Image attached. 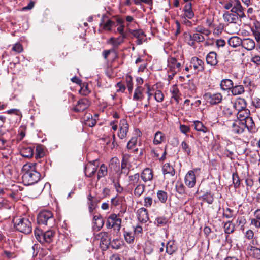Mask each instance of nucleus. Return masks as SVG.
Segmentation results:
<instances>
[{
	"mask_svg": "<svg viewBox=\"0 0 260 260\" xmlns=\"http://www.w3.org/2000/svg\"><path fill=\"white\" fill-rule=\"evenodd\" d=\"M39 164L27 163L22 167V181L25 185H30L38 182L41 174L38 170Z\"/></svg>",
	"mask_w": 260,
	"mask_h": 260,
	"instance_id": "obj_1",
	"label": "nucleus"
},
{
	"mask_svg": "<svg viewBox=\"0 0 260 260\" xmlns=\"http://www.w3.org/2000/svg\"><path fill=\"white\" fill-rule=\"evenodd\" d=\"M14 226L16 230L25 235L32 232V226L31 222L29 218L24 217H19L13 220Z\"/></svg>",
	"mask_w": 260,
	"mask_h": 260,
	"instance_id": "obj_2",
	"label": "nucleus"
},
{
	"mask_svg": "<svg viewBox=\"0 0 260 260\" xmlns=\"http://www.w3.org/2000/svg\"><path fill=\"white\" fill-rule=\"evenodd\" d=\"M34 234L36 239L41 244L51 243L54 238L55 232L50 230L43 232L42 230L36 228L34 230Z\"/></svg>",
	"mask_w": 260,
	"mask_h": 260,
	"instance_id": "obj_3",
	"label": "nucleus"
},
{
	"mask_svg": "<svg viewBox=\"0 0 260 260\" xmlns=\"http://www.w3.org/2000/svg\"><path fill=\"white\" fill-rule=\"evenodd\" d=\"M54 221L53 213L49 210H43L39 212L37 216V223L39 224L51 226Z\"/></svg>",
	"mask_w": 260,
	"mask_h": 260,
	"instance_id": "obj_4",
	"label": "nucleus"
},
{
	"mask_svg": "<svg viewBox=\"0 0 260 260\" xmlns=\"http://www.w3.org/2000/svg\"><path fill=\"white\" fill-rule=\"evenodd\" d=\"M224 122H226L225 125L231 127L232 131L236 134H242L246 127V124H243V122L239 120H236L235 119L226 120V121Z\"/></svg>",
	"mask_w": 260,
	"mask_h": 260,
	"instance_id": "obj_5",
	"label": "nucleus"
},
{
	"mask_svg": "<svg viewBox=\"0 0 260 260\" xmlns=\"http://www.w3.org/2000/svg\"><path fill=\"white\" fill-rule=\"evenodd\" d=\"M121 219L118 217L116 214H111L107 219L106 226L107 229L113 228L114 230L119 231L121 228Z\"/></svg>",
	"mask_w": 260,
	"mask_h": 260,
	"instance_id": "obj_6",
	"label": "nucleus"
},
{
	"mask_svg": "<svg viewBox=\"0 0 260 260\" xmlns=\"http://www.w3.org/2000/svg\"><path fill=\"white\" fill-rule=\"evenodd\" d=\"M74 106L72 108L75 112H81L87 108L90 105V102L88 99H79L78 101H74Z\"/></svg>",
	"mask_w": 260,
	"mask_h": 260,
	"instance_id": "obj_7",
	"label": "nucleus"
},
{
	"mask_svg": "<svg viewBox=\"0 0 260 260\" xmlns=\"http://www.w3.org/2000/svg\"><path fill=\"white\" fill-rule=\"evenodd\" d=\"M96 239L100 240V245H104L106 248H108L110 244V238L109 234L106 232L99 233L95 237Z\"/></svg>",
	"mask_w": 260,
	"mask_h": 260,
	"instance_id": "obj_8",
	"label": "nucleus"
},
{
	"mask_svg": "<svg viewBox=\"0 0 260 260\" xmlns=\"http://www.w3.org/2000/svg\"><path fill=\"white\" fill-rule=\"evenodd\" d=\"M119 127L120 129L118 136L120 139H123L127 136L128 131V124L125 119H122L120 121Z\"/></svg>",
	"mask_w": 260,
	"mask_h": 260,
	"instance_id": "obj_9",
	"label": "nucleus"
},
{
	"mask_svg": "<svg viewBox=\"0 0 260 260\" xmlns=\"http://www.w3.org/2000/svg\"><path fill=\"white\" fill-rule=\"evenodd\" d=\"M128 31L129 34L132 35V36L137 38V40L136 41V43L137 45H141L142 44L144 40L143 38H142L143 36H145L144 35V32L142 29H136L133 30L129 28H128Z\"/></svg>",
	"mask_w": 260,
	"mask_h": 260,
	"instance_id": "obj_10",
	"label": "nucleus"
},
{
	"mask_svg": "<svg viewBox=\"0 0 260 260\" xmlns=\"http://www.w3.org/2000/svg\"><path fill=\"white\" fill-rule=\"evenodd\" d=\"M185 184L189 188L194 186L196 184V177L194 172L192 171H189L185 177Z\"/></svg>",
	"mask_w": 260,
	"mask_h": 260,
	"instance_id": "obj_11",
	"label": "nucleus"
},
{
	"mask_svg": "<svg viewBox=\"0 0 260 260\" xmlns=\"http://www.w3.org/2000/svg\"><path fill=\"white\" fill-rule=\"evenodd\" d=\"M204 61L197 57H193L191 59L190 67L193 66L194 70L198 71L204 70Z\"/></svg>",
	"mask_w": 260,
	"mask_h": 260,
	"instance_id": "obj_12",
	"label": "nucleus"
},
{
	"mask_svg": "<svg viewBox=\"0 0 260 260\" xmlns=\"http://www.w3.org/2000/svg\"><path fill=\"white\" fill-rule=\"evenodd\" d=\"M231 106L237 111L246 109L247 103L245 99H236V101L233 103L231 102Z\"/></svg>",
	"mask_w": 260,
	"mask_h": 260,
	"instance_id": "obj_13",
	"label": "nucleus"
},
{
	"mask_svg": "<svg viewBox=\"0 0 260 260\" xmlns=\"http://www.w3.org/2000/svg\"><path fill=\"white\" fill-rule=\"evenodd\" d=\"M247 251L250 256L257 259H260V249L259 248L249 244L247 247Z\"/></svg>",
	"mask_w": 260,
	"mask_h": 260,
	"instance_id": "obj_14",
	"label": "nucleus"
},
{
	"mask_svg": "<svg viewBox=\"0 0 260 260\" xmlns=\"http://www.w3.org/2000/svg\"><path fill=\"white\" fill-rule=\"evenodd\" d=\"M138 219L143 223H146L148 220V210L146 208H141L138 210Z\"/></svg>",
	"mask_w": 260,
	"mask_h": 260,
	"instance_id": "obj_15",
	"label": "nucleus"
},
{
	"mask_svg": "<svg viewBox=\"0 0 260 260\" xmlns=\"http://www.w3.org/2000/svg\"><path fill=\"white\" fill-rule=\"evenodd\" d=\"M127 38V37H125L124 35L120 36L117 38L111 37L108 40V43L112 45L114 48H117L123 43L124 39Z\"/></svg>",
	"mask_w": 260,
	"mask_h": 260,
	"instance_id": "obj_16",
	"label": "nucleus"
},
{
	"mask_svg": "<svg viewBox=\"0 0 260 260\" xmlns=\"http://www.w3.org/2000/svg\"><path fill=\"white\" fill-rule=\"evenodd\" d=\"M153 177V171L148 168H145L141 174V177L145 182L152 180Z\"/></svg>",
	"mask_w": 260,
	"mask_h": 260,
	"instance_id": "obj_17",
	"label": "nucleus"
},
{
	"mask_svg": "<svg viewBox=\"0 0 260 260\" xmlns=\"http://www.w3.org/2000/svg\"><path fill=\"white\" fill-rule=\"evenodd\" d=\"M87 199L88 201L87 204L89 211L91 213L95 209L97 204L99 202V200L95 197L92 196L90 194L88 196Z\"/></svg>",
	"mask_w": 260,
	"mask_h": 260,
	"instance_id": "obj_18",
	"label": "nucleus"
},
{
	"mask_svg": "<svg viewBox=\"0 0 260 260\" xmlns=\"http://www.w3.org/2000/svg\"><path fill=\"white\" fill-rule=\"evenodd\" d=\"M241 46L247 50H253L255 46V43L253 40L246 38L242 40Z\"/></svg>",
	"mask_w": 260,
	"mask_h": 260,
	"instance_id": "obj_19",
	"label": "nucleus"
},
{
	"mask_svg": "<svg viewBox=\"0 0 260 260\" xmlns=\"http://www.w3.org/2000/svg\"><path fill=\"white\" fill-rule=\"evenodd\" d=\"M217 54L215 52H209L206 56V62L207 64L211 66H215L217 64L218 61L216 58Z\"/></svg>",
	"mask_w": 260,
	"mask_h": 260,
	"instance_id": "obj_20",
	"label": "nucleus"
},
{
	"mask_svg": "<svg viewBox=\"0 0 260 260\" xmlns=\"http://www.w3.org/2000/svg\"><path fill=\"white\" fill-rule=\"evenodd\" d=\"M228 44L230 46L236 48L241 45L242 40L238 36H233L229 39Z\"/></svg>",
	"mask_w": 260,
	"mask_h": 260,
	"instance_id": "obj_21",
	"label": "nucleus"
},
{
	"mask_svg": "<svg viewBox=\"0 0 260 260\" xmlns=\"http://www.w3.org/2000/svg\"><path fill=\"white\" fill-rule=\"evenodd\" d=\"M183 11H184V18L187 17L190 19L193 17L194 15L192 10V5L191 3H188L185 5Z\"/></svg>",
	"mask_w": 260,
	"mask_h": 260,
	"instance_id": "obj_22",
	"label": "nucleus"
},
{
	"mask_svg": "<svg viewBox=\"0 0 260 260\" xmlns=\"http://www.w3.org/2000/svg\"><path fill=\"white\" fill-rule=\"evenodd\" d=\"M223 19L225 22L229 23H236L238 20V17L236 14L230 13L226 12L223 15Z\"/></svg>",
	"mask_w": 260,
	"mask_h": 260,
	"instance_id": "obj_23",
	"label": "nucleus"
},
{
	"mask_svg": "<svg viewBox=\"0 0 260 260\" xmlns=\"http://www.w3.org/2000/svg\"><path fill=\"white\" fill-rule=\"evenodd\" d=\"M93 228L96 231H99L104 225V221L101 216H94L93 217Z\"/></svg>",
	"mask_w": 260,
	"mask_h": 260,
	"instance_id": "obj_24",
	"label": "nucleus"
},
{
	"mask_svg": "<svg viewBox=\"0 0 260 260\" xmlns=\"http://www.w3.org/2000/svg\"><path fill=\"white\" fill-rule=\"evenodd\" d=\"M238 111L237 114V119L236 120H239L241 122H243L249 116V111L247 109L240 110Z\"/></svg>",
	"mask_w": 260,
	"mask_h": 260,
	"instance_id": "obj_25",
	"label": "nucleus"
},
{
	"mask_svg": "<svg viewBox=\"0 0 260 260\" xmlns=\"http://www.w3.org/2000/svg\"><path fill=\"white\" fill-rule=\"evenodd\" d=\"M97 166H92L91 165H87L84 169L85 175L87 177H91L95 174L97 171Z\"/></svg>",
	"mask_w": 260,
	"mask_h": 260,
	"instance_id": "obj_26",
	"label": "nucleus"
},
{
	"mask_svg": "<svg viewBox=\"0 0 260 260\" xmlns=\"http://www.w3.org/2000/svg\"><path fill=\"white\" fill-rule=\"evenodd\" d=\"M162 173L165 175L169 174L171 176H174L175 175V170L169 163H166L162 166Z\"/></svg>",
	"mask_w": 260,
	"mask_h": 260,
	"instance_id": "obj_27",
	"label": "nucleus"
},
{
	"mask_svg": "<svg viewBox=\"0 0 260 260\" xmlns=\"http://www.w3.org/2000/svg\"><path fill=\"white\" fill-rule=\"evenodd\" d=\"M233 86V82L230 79H223L221 81L220 87L223 90H231Z\"/></svg>",
	"mask_w": 260,
	"mask_h": 260,
	"instance_id": "obj_28",
	"label": "nucleus"
},
{
	"mask_svg": "<svg viewBox=\"0 0 260 260\" xmlns=\"http://www.w3.org/2000/svg\"><path fill=\"white\" fill-rule=\"evenodd\" d=\"M129 184L133 186H137L140 183V175L136 173L134 175H130L128 177Z\"/></svg>",
	"mask_w": 260,
	"mask_h": 260,
	"instance_id": "obj_29",
	"label": "nucleus"
},
{
	"mask_svg": "<svg viewBox=\"0 0 260 260\" xmlns=\"http://www.w3.org/2000/svg\"><path fill=\"white\" fill-rule=\"evenodd\" d=\"M145 189V185L139 183L138 185L136 186L134 190V194L137 197H139L143 193Z\"/></svg>",
	"mask_w": 260,
	"mask_h": 260,
	"instance_id": "obj_30",
	"label": "nucleus"
},
{
	"mask_svg": "<svg viewBox=\"0 0 260 260\" xmlns=\"http://www.w3.org/2000/svg\"><path fill=\"white\" fill-rule=\"evenodd\" d=\"M21 154L24 157L30 158L32 157L34 154V150L31 147H28L23 148L21 150Z\"/></svg>",
	"mask_w": 260,
	"mask_h": 260,
	"instance_id": "obj_31",
	"label": "nucleus"
},
{
	"mask_svg": "<svg viewBox=\"0 0 260 260\" xmlns=\"http://www.w3.org/2000/svg\"><path fill=\"white\" fill-rule=\"evenodd\" d=\"M105 17V16H103L100 25L102 26L104 29L110 30H111V28L114 25L115 23L110 20H108L107 22H104Z\"/></svg>",
	"mask_w": 260,
	"mask_h": 260,
	"instance_id": "obj_32",
	"label": "nucleus"
},
{
	"mask_svg": "<svg viewBox=\"0 0 260 260\" xmlns=\"http://www.w3.org/2000/svg\"><path fill=\"white\" fill-rule=\"evenodd\" d=\"M108 170L107 166L103 164L101 165L99 170L97 178L100 180L101 178L106 176L107 175Z\"/></svg>",
	"mask_w": 260,
	"mask_h": 260,
	"instance_id": "obj_33",
	"label": "nucleus"
},
{
	"mask_svg": "<svg viewBox=\"0 0 260 260\" xmlns=\"http://www.w3.org/2000/svg\"><path fill=\"white\" fill-rule=\"evenodd\" d=\"M165 139V135L160 131H157L154 136L153 143L155 145L160 144Z\"/></svg>",
	"mask_w": 260,
	"mask_h": 260,
	"instance_id": "obj_34",
	"label": "nucleus"
},
{
	"mask_svg": "<svg viewBox=\"0 0 260 260\" xmlns=\"http://www.w3.org/2000/svg\"><path fill=\"white\" fill-rule=\"evenodd\" d=\"M200 198L209 204H212L214 201L213 194H211L210 191L206 192L200 197Z\"/></svg>",
	"mask_w": 260,
	"mask_h": 260,
	"instance_id": "obj_35",
	"label": "nucleus"
},
{
	"mask_svg": "<svg viewBox=\"0 0 260 260\" xmlns=\"http://www.w3.org/2000/svg\"><path fill=\"white\" fill-rule=\"evenodd\" d=\"M244 92V87L242 85H237L233 87L231 89V92L233 95H237L242 94Z\"/></svg>",
	"mask_w": 260,
	"mask_h": 260,
	"instance_id": "obj_36",
	"label": "nucleus"
},
{
	"mask_svg": "<svg viewBox=\"0 0 260 260\" xmlns=\"http://www.w3.org/2000/svg\"><path fill=\"white\" fill-rule=\"evenodd\" d=\"M181 147L183 150V151L186 153L187 156H191V148L189 144L186 141L182 142L181 144Z\"/></svg>",
	"mask_w": 260,
	"mask_h": 260,
	"instance_id": "obj_37",
	"label": "nucleus"
},
{
	"mask_svg": "<svg viewBox=\"0 0 260 260\" xmlns=\"http://www.w3.org/2000/svg\"><path fill=\"white\" fill-rule=\"evenodd\" d=\"M45 151L42 146L38 145L36 149V159L41 158L44 156Z\"/></svg>",
	"mask_w": 260,
	"mask_h": 260,
	"instance_id": "obj_38",
	"label": "nucleus"
},
{
	"mask_svg": "<svg viewBox=\"0 0 260 260\" xmlns=\"http://www.w3.org/2000/svg\"><path fill=\"white\" fill-rule=\"evenodd\" d=\"M168 222V219L164 217H157L155 221L154 224L157 226H164L167 224Z\"/></svg>",
	"mask_w": 260,
	"mask_h": 260,
	"instance_id": "obj_39",
	"label": "nucleus"
},
{
	"mask_svg": "<svg viewBox=\"0 0 260 260\" xmlns=\"http://www.w3.org/2000/svg\"><path fill=\"white\" fill-rule=\"evenodd\" d=\"M235 226L232 224V222L229 221L224 224V232L226 234L232 233L234 231Z\"/></svg>",
	"mask_w": 260,
	"mask_h": 260,
	"instance_id": "obj_40",
	"label": "nucleus"
},
{
	"mask_svg": "<svg viewBox=\"0 0 260 260\" xmlns=\"http://www.w3.org/2000/svg\"><path fill=\"white\" fill-rule=\"evenodd\" d=\"M124 236L126 242L129 244L133 243L135 237L132 232L125 231Z\"/></svg>",
	"mask_w": 260,
	"mask_h": 260,
	"instance_id": "obj_41",
	"label": "nucleus"
},
{
	"mask_svg": "<svg viewBox=\"0 0 260 260\" xmlns=\"http://www.w3.org/2000/svg\"><path fill=\"white\" fill-rule=\"evenodd\" d=\"M232 179L234 187L236 189L239 187L240 185V179L237 172L233 173Z\"/></svg>",
	"mask_w": 260,
	"mask_h": 260,
	"instance_id": "obj_42",
	"label": "nucleus"
},
{
	"mask_svg": "<svg viewBox=\"0 0 260 260\" xmlns=\"http://www.w3.org/2000/svg\"><path fill=\"white\" fill-rule=\"evenodd\" d=\"M176 190L180 195H183L185 193L184 185L181 183L177 182L176 185Z\"/></svg>",
	"mask_w": 260,
	"mask_h": 260,
	"instance_id": "obj_43",
	"label": "nucleus"
},
{
	"mask_svg": "<svg viewBox=\"0 0 260 260\" xmlns=\"http://www.w3.org/2000/svg\"><path fill=\"white\" fill-rule=\"evenodd\" d=\"M157 196L159 201L164 203L167 201L168 195L167 192L162 190H159L157 193Z\"/></svg>",
	"mask_w": 260,
	"mask_h": 260,
	"instance_id": "obj_44",
	"label": "nucleus"
},
{
	"mask_svg": "<svg viewBox=\"0 0 260 260\" xmlns=\"http://www.w3.org/2000/svg\"><path fill=\"white\" fill-rule=\"evenodd\" d=\"M144 92L146 93V89L143 88L140 86H138L135 89L133 98H139V96H144Z\"/></svg>",
	"mask_w": 260,
	"mask_h": 260,
	"instance_id": "obj_45",
	"label": "nucleus"
},
{
	"mask_svg": "<svg viewBox=\"0 0 260 260\" xmlns=\"http://www.w3.org/2000/svg\"><path fill=\"white\" fill-rule=\"evenodd\" d=\"M194 128L198 131H203L206 132L207 131V128L204 126L203 123L199 121L194 122Z\"/></svg>",
	"mask_w": 260,
	"mask_h": 260,
	"instance_id": "obj_46",
	"label": "nucleus"
},
{
	"mask_svg": "<svg viewBox=\"0 0 260 260\" xmlns=\"http://www.w3.org/2000/svg\"><path fill=\"white\" fill-rule=\"evenodd\" d=\"M125 82L129 92H132L133 88L132 77L130 75H126L125 76Z\"/></svg>",
	"mask_w": 260,
	"mask_h": 260,
	"instance_id": "obj_47",
	"label": "nucleus"
},
{
	"mask_svg": "<svg viewBox=\"0 0 260 260\" xmlns=\"http://www.w3.org/2000/svg\"><path fill=\"white\" fill-rule=\"evenodd\" d=\"M222 112L224 117L227 118H235V114H233L232 110L230 107H225Z\"/></svg>",
	"mask_w": 260,
	"mask_h": 260,
	"instance_id": "obj_48",
	"label": "nucleus"
},
{
	"mask_svg": "<svg viewBox=\"0 0 260 260\" xmlns=\"http://www.w3.org/2000/svg\"><path fill=\"white\" fill-rule=\"evenodd\" d=\"M169 63L170 65L171 68L174 69H179L181 67V63L177 62V59L174 57H171L170 58Z\"/></svg>",
	"mask_w": 260,
	"mask_h": 260,
	"instance_id": "obj_49",
	"label": "nucleus"
},
{
	"mask_svg": "<svg viewBox=\"0 0 260 260\" xmlns=\"http://www.w3.org/2000/svg\"><path fill=\"white\" fill-rule=\"evenodd\" d=\"M175 250L176 249L174 246L173 243H171L170 242H168L166 248V252L169 255H172Z\"/></svg>",
	"mask_w": 260,
	"mask_h": 260,
	"instance_id": "obj_50",
	"label": "nucleus"
},
{
	"mask_svg": "<svg viewBox=\"0 0 260 260\" xmlns=\"http://www.w3.org/2000/svg\"><path fill=\"white\" fill-rule=\"evenodd\" d=\"M137 142V138L136 137H132L127 145V148L128 150H132L134 147L136 145Z\"/></svg>",
	"mask_w": 260,
	"mask_h": 260,
	"instance_id": "obj_51",
	"label": "nucleus"
},
{
	"mask_svg": "<svg viewBox=\"0 0 260 260\" xmlns=\"http://www.w3.org/2000/svg\"><path fill=\"white\" fill-rule=\"evenodd\" d=\"M191 38L197 42H203L205 40L204 37L199 33H196L191 35Z\"/></svg>",
	"mask_w": 260,
	"mask_h": 260,
	"instance_id": "obj_52",
	"label": "nucleus"
},
{
	"mask_svg": "<svg viewBox=\"0 0 260 260\" xmlns=\"http://www.w3.org/2000/svg\"><path fill=\"white\" fill-rule=\"evenodd\" d=\"M117 30L118 32L120 33V36L124 35L125 37H127L128 34V28H127L125 31L124 25H120L119 26H118L117 28Z\"/></svg>",
	"mask_w": 260,
	"mask_h": 260,
	"instance_id": "obj_53",
	"label": "nucleus"
},
{
	"mask_svg": "<svg viewBox=\"0 0 260 260\" xmlns=\"http://www.w3.org/2000/svg\"><path fill=\"white\" fill-rule=\"evenodd\" d=\"M233 212L234 211L232 209L227 208L225 210H224L223 217H225L226 218H232L233 216Z\"/></svg>",
	"mask_w": 260,
	"mask_h": 260,
	"instance_id": "obj_54",
	"label": "nucleus"
},
{
	"mask_svg": "<svg viewBox=\"0 0 260 260\" xmlns=\"http://www.w3.org/2000/svg\"><path fill=\"white\" fill-rule=\"evenodd\" d=\"M243 124H246V127L248 129L249 127H252L253 125L254 124L253 120L252 118L249 116L244 121H243Z\"/></svg>",
	"mask_w": 260,
	"mask_h": 260,
	"instance_id": "obj_55",
	"label": "nucleus"
},
{
	"mask_svg": "<svg viewBox=\"0 0 260 260\" xmlns=\"http://www.w3.org/2000/svg\"><path fill=\"white\" fill-rule=\"evenodd\" d=\"M113 183L114 184V186L118 193H121L123 190V187L120 185L119 180H113Z\"/></svg>",
	"mask_w": 260,
	"mask_h": 260,
	"instance_id": "obj_56",
	"label": "nucleus"
},
{
	"mask_svg": "<svg viewBox=\"0 0 260 260\" xmlns=\"http://www.w3.org/2000/svg\"><path fill=\"white\" fill-rule=\"evenodd\" d=\"M242 8L240 2L238 0L237 3H235L234 5L232 7L231 12L234 13L239 10L242 9Z\"/></svg>",
	"mask_w": 260,
	"mask_h": 260,
	"instance_id": "obj_57",
	"label": "nucleus"
},
{
	"mask_svg": "<svg viewBox=\"0 0 260 260\" xmlns=\"http://www.w3.org/2000/svg\"><path fill=\"white\" fill-rule=\"evenodd\" d=\"M12 50L19 53L23 51V47L22 45L19 43H16L12 48Z\"/></svg>",
	"mask_w": 260,
	"mask_h": 260,
	"instance_id": "obj_58",
	"label": "nucleus"
},
{
	"mask_svg": "<svg viewBox=\"0 0 260 260\" xmlns=\"http://www.w3.org/2000/svg\"><path fill=\"white\" fill-rule=\"evenodd\" d=\"M116 87L117 88V92H123L126 88L125 85L121 82H118L116 85Z\"/></svg>",
	"mask_w": 260,
	"mask_h": 260,
	"instance_id": "obj_59",
	"label": "nucleus"
},
{
	"mask_svg": "<svg viewBox=\"0 0 260 260\" xmlns=\"http://www.w3.org/2000/svg\"><path fill=\"white\" fill-rule=\"evenodd\" d=\"M153 202L152 198L150 197H145L144 199V206L149 207L152 205Z\"/></svg>",
	"mask_w": 260,
	"mask_h": 260,
	"instance_id": "obj_60",
	"label": "nucleus"
},
{
	"mask_svg": "<svg viewBox=\"0 0 260 260\" xmlns=\"http://www.w3.org/2000/svg\"><path fill=\"white\" fill-rule=\"evenodd\" d=\"M6 113L9 114H14L16 115L20 116V117H22V115L20 111H19V110L17 109H12L8 110L6 112Z\"/></svg>",
	"mask_w": 260,
	"mask_h": 260,
	"instance_id": "obj_61",
	"label": "nucleus"
},
{
	"mask_svg": "<svg viewBox=\"0 0 260 260\" xmlns=\"http://www.w3.org/2000/svg\"><path fill=\"white\" fill-rule=\"evenodd\" d=\"M96 123V119L95 118H93V116L90 118L89 121L85 122V125L91 127L94 126Z\"/></svg>",
	"mask_w": 260,
	"mask_h": 260,
	"instance_id": "obj_62",
	"label": "nucleus"
},
{
	"mask_svg": "<svg viewBox=\"0 0 260 260\" xmlns=\"http://www.w3.org/2000/svg\"><path fill=\"white\" fill-rule=\"evenodd\" d=\"M156 89L152 88L151 89L149 86H147L146 88V93H147L149 97L151 96H154L155 93Z\"/></svg>",
	"mask_w": 260,
	"mask_h": 260,
	"instance_id": "obj_63",
	"label": "nucleus"
},
{
	"mask_svg": "<svg viewBox=\"0 0 260 260\" xmlns=\"http://www.w3.org/2000/svg\"><path fill=\"white\" fill-rule=\"evenodd\" d=\"M236 222L238 225H241L243 226L246 222V220L244 216L238 217Z\"/></svg>",
	"mask_w": 260,
	"mask_h": 260,
	"instance_id": "obj_64",
	"label": "nucleus"
}]
</instances>
